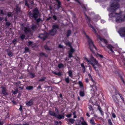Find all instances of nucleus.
<instances>
[{
  "instance_id": "1",
  "label": "nucleus",
  "mask_w": 125,
  "mask_h": 125,
  "mask_svg": "<svg viewBox=\"0 0 125 125\" xmlns=\"http://www.w3.org/2000/svg\"><path fill=\"white\" fill-rule=\"evenodd\" d=\"M111 5L110 7L108 9L110 13L109 14V20H113L115 18L116 21L117 23L125 21V14L121 15V12L116 13V10L120 7L118 2L119 0H113Z\"/></svg>"
},
{
  "instance_id": "2",
  "label": "nucleus",
  "mask_w": 125,
  "mask_h": 125,
  "mask_svg": "<svg viewBox=\"0 0 125 125\" xmlns=\"http://www.w3.org/2000/svg\"><path fill=\"white\" fill-rule=\"evenodd\" d=\"M39 14V12L37 8H35L32 11V12L30 11L29 12V17L31 19H34L38 24L41 21H42V19L39 18L37 19Z\"/></svg>"
},
{
  "instance_id": "3",
  "label": "nucleus",
  "mask_w": 125,
  "mask_h": 125,
  "mask_svg": "<svg viewBox=\"0 0 125 125\" xmlns=\"http://www.w3.org/2000/svg\"><path fill=\"white\" fill-rule=\"evenodd\" d=\"M86 37L88 38V41L89 43V47L90 49V50L93 53H94V52L93 51L92 49L93 47H94L96 50H97V49L96 47L94 45L93 42L92 41L91 39H90L89 37L88 36L86 35Z\"/></svg>"
},
{
  "instance_id": "4",
  "label": "nucleus",
  "mask_w": 125,
  "mask_h": 125,
  "mask_svg": "<svg viewBox=\"0 0 125 125\" xmlns=\"http://www.w3.org/2000/svg\"><path fill=\"white\" fill-rule=\"evenodd\" d=\"M86 37L88 38V41L89 43V47L90 49V50L93 53H94V52L93 51L92 49L93 47H94L96 50H97V49L96 47L94 45L93 42L92 41L91 39H90L89 37L88 36L86 35Z\"/></svg>"
},
{
  "instance_id": "5",
  "label": "nucleus",
  "mask_w": 125,
  "mask_h": 125,
  "mask_svg": "<svg viewBox=\"0 0 125 125\" xmlns=\"http://www.w3.org/2000/svg\"><path fill=\"white\" fill-rule=\"evenodd\" d=\"M22 29L28 37L32 35V32L30 29L27 27H24L22 28Z\"/></svg>"
},
{
  "instance_id": "6",
  "label": "nucleus",
  "mask_w": 125,
  "mask_h": 125,
  "mask_svg": "<svg viewBox=\"0 0 125 125\" xmlns=\"http://www.w3.org/2000/svg\"><path fill=\"white\" fill-rule=\"evenodd\" d=\"M91 64L92 65L95 70L97 72H98V67L100 68L101 67L100 64L98 63V61L95 59L94 60Z\"/></svg>"
},
{
  "instance_id": "7",
  "label": "nucleus",
  "mask_w": 125,
  "mask_h": 125,
  "mask_svg": "<svg viewBox=\"0 0 125 125\" xmlns=\"http://www.w3.org/2000/svg\"><path fill=\"white\" fill-rule=\"evenodd\" d=\"M85 16L86 19L87 21V22L89 26L93 29V31H94V32L96 34H97V33L96 31V30L95 29L94 27L90 23V19L89 17H88L85 14Z\"/></svg>"
},
{
  "instance_id": "8",
  "label": "nucleus",
  "mask_w": 125,
  "mask_h": 125,
  "mask_svg": "<svg viewBox=\"0 0 125 125\" xmlns=\"http://www.w3.org/2000/svg\"><path fill=\"white\" fill-rule=\"evenodd\" d=\"M119 33L121 36L125 37V27L121 28L119 31Z\"/></svg>"
},
{
  "instance_id": "9",
  "label": "nucleus",
  "mask_w": 125,
  "mask_h": 125,
  "mask_svg": "<svg viewBox=\"0 0 125 125\" xmlns=\"http://www.w3.org/2000/svg\"><path fill=\"white\" fill-rule=\"evenodd\" d=\"M34 99H31L29 101H26L25 102L26 105L28 107L31 106L33 105V102Z\"/></svg>"
},
{
  "instance_id": "10",
  "label": "nucleus",
  "mask_w": 125,
  "mask_h": 125,
  "mask_svg": "<svg viewBox=\"0 0 125 125\" xmlns=\"http://www.w3.org/2000/svg\"><path fill=\"white\" fill-rule=\"evenodd\" d=\"M48 36L47 35L46 33H41L40 34L39 37L43 40H44Z\"/></svg>"
},
{
  "instance_id": "11",
  "label": "nucleus",
  "mask_w": 125,
  "mask_h": 125,
  "mask_svg": "<svg viewBox=\"0 0 125 125\" xmlns=\"http://www.w3.org/2000/svg\"><path fill=\"white\" fill-rule=\"evenodd\" d=\"M56 1L58 3L57 5H54V7L55 9L58 10L61 7V3L58 0H56Z\"/></svg>"
},
{
  "instance_id": "12",
  "label": "nucleus",
  "mask_w": 125,
  "mask_h": 125,
  "mask_svg": "<svg viewBox=\"0 0 125 125\" xmlns=\"http://www.w3.org/2000/svg\"><path fill=\"white\" fill-rule=\"evenodd\" d=\"M95 59L92 56L90 59L88 60L87 58H85V60L86 61L90 63L91 64L94 61V60Z\"/></svg>"
},
{
  "instance_id": "13",
  "label": "nucleus",
  "mask_w": 125,
  "mask_h": 125,
  "mask_svg": "<svg viewBox=\"0 0 125 125\" xmlns=\"http://www.w3.org/2000/svg\"><path fill=\"white\" fill-rule=\"evenodd\" d=\"M57 30L52 29L50 30L49 31L50 34L51 35H54L56 33Z\"/></svg>"
},
{
  "instance_id": "14",
  "label": "nucleus",
  "mask_w": 125,
  "mask_h": 125,
  "mask_svg": "<svg viewBox=\"0 0 125 125\" xmlns=\"http://www.w3.org/2000/svg\"><path fill=\"white\" fill-rule=\"evenodd\" d=\"M2 93L4 95H8V93L6 92V89L5 87H2Z\"/></svg>"
},
{
  "instance_id": "15",
  "label": "nucleus",
  "mask_w": 125,
  "mask_h": 125,
  "mask_svg": "<svg viewBox=\"0 0 125 125\" xmlns=\"http://www.w3.org/2000/svg\"><path fill=\"white\" fill-rule=\"evenodd\" d=\"M97 37L101 41H103L106 44L107 43V42L105 39L101 38L99 35H97Z\"/></svg>"
},
{
  "instance_id": "16",
  "label": "nucleus",
  "mask_w": 125,
  "mask_h": 125,
  "mask_svg": "<svg viewBox=\"0 0 125 125\" xmlns=\"http://www.w3.org/2000/svg\"><path fill=\"white\" fill-rule=\"evenodd\" d=\"M107 48L109 49L112 52H114L112 50V48H114V47L111 45L109 44H108L107 46Z\"/></svg>"
},
{
  "instance_id": "17",
  "label": "nucleus",
  "mask_w": 125,
  "mask_h": 125,
  "mask_svg": "<svg viewBox=\"0 0 125 125\" xmlns=\"http://www.w3.org/2000/svg\"><path fill=\"white\" fill-rule=\"evenodd\" d=\"M56 117L58 119H64V116L63 115H57V116H56Z\"/></svg>"
},
{
  "instance_id": "18",
  "label": "nucleus",
  "mask_w": 125,
  "mask_h": 125,
  "mask_svg": "<svg viewBox=\"0 0 125 125\" xmlns=\"http://www.w3.org/2000/svg\"><path fill=\"white\" fill-rule=\"evenodd\" d=\"M49 113L50 115L52 116H54L56 117L57 116V114L55 113L54 111H50Z\"/></svg>"
},
{
  "instance_id": "19",
  "label": "nucleus",
  "mask_w": 125,
  "mask_h": 125,
  "mask_svg": "<svg viewBox=\"0 0 125 125\" xmlns=\"http://www.w3.org/2000/svg\"><path fill=\"white\" fill-rule=\"evenodd\" d=\"M26 37L25 35V34L22 33L21 34L19 37V38H20L21 40H24Z\"/></svg>"
},
{
  "instance_id": "20",
  "label": "nucleus",
  "mask_w": 125,
  "mask_h": 125,
  "mask_svg": "<svg viewBox=\"0 0 125 125\" xmlns=\"http://www.w3.org/2000/svg\"><path fill=\"white\" fill-rule=\"evenodd\" d=\"M68 122L69 123H71L73 124L74 123L75 121V120L73 118H70L68 119Z\"/></svg>"
},
{
  "instance_id": "21",
  "label": "nucleus",
  "mask_w": 125,
  "mask_h": 125,
  "mask_svg": "<svg viewBox=\"0 0 125 125\" xmlns=\"http://www.w3.org/2000/svg\"><path fill=\"white\" fill-rule=\"evenodd\" d=\"M39 55L41 57L44 56L45 57H47L48 56L45 53L43 52L40 53L39 54Z\"/></svg>"
},
{
  "instance_id": "22",
  "label": "nucleus",
  "mask_w": 125,
  "mask_h": 125,
  "mask_svg": "<svg viewBox=\"0 0 125 125\" xmlns=\"http://www.w3.org/2000/svg\"><path fill=\"white\" fill-rule=\"evenodd\" d=\"M71 34V31L70 30H68L66 36L67 37H68Z\"/></svg>"
},
{
  "instance_id": "23",
  "label": "nucleus",
  "mask_w": 125,
  "mask_h": 125,
  "mask_svg": "<svg viewBox=\"0 0 125 125\" xmlns=\"http://www.w3.org/2000/svg\"><path fill=\"white\" fill-rule=\"evenodd\" d=\"M69 76L71 77H73V72L71 70H69L68 72Z\"/></svg>"
},
{
  "instance_id": "24",
  "label": "nucleus",
  "mask_w": 125,
  "mask_h": 125,
  "mask_svg": "<svg viewBox=\"0 0 125 125\" xmlns=\"http://www.w3.org/2000/svg\"><path fill=\"white\" fill-rule=\"evenodd\" d=\"M37 27L36 25H32L31 28L32 30L35 31Z\"/></svg>"
},
{
  "instance_id": "25",
  "label": "nucleus",
  "mask_w": 125,
  "mask_h": 125,
  "mask_svg": "<svg viewBox=\"0 0 125 125\" xmlns=\"http://www.w3.org/2000/svg\"><path fill=\"white\" fill-rule=\"evenodd\" d=\"M80 94L81 96L83 97L84 95V93L83 91H81L80 92Z\"/></svg>"
},
{
  "instance_id": "26",
  "label": "nucleus",
  "mask_w": 125,
  "mask_h": 125,
  "mask_svg": "<svg viewBox=\"0 0 125 125\" xmlns=\"http://www.w3.org/2000/svg\"><path fill=\"white\" fill-rule=\"evenodd\" d=\"M33 88L32 86H27L26 87V89L28 90H30Z\"/></svg>"
},
{
  "instance_id": "27",
  "label": "nucleus",
  "mask_w": 125,
  "mask_h": 125,
  "mask_svg": "<svg viewBox=\"0 0 125 125\" xmlns=\"http://www.w3.org/2000/svg\"><path fill=\"white\" fill-rule=\"evenodd\" d=\"M59 27L58 26L56 25H53L52 26V29L56 30V29H58Z\"/></svg>"
},
{
  "instance_id": "28",
  "label": "nucleus",
  "mask_w": 125,
  "mask_h": 125,
  "mask_svg": "<svg viewBox=\"0 0 125 125\" xmlns=\"http://www.w3.org/2000/svg\"><path fill=\"white\" fill-rule=\"evenodd\" d=\"M71 49L70 51L69 52V53H72V54H73V53L74 51V50L73 48L71 46V47L70 48Z\"/></svg>"
},
{
  "instance_id": "29",
  "label": "nucleus",
  "mask_w": 125,
  "mask_h": 125,
  "mask_svg": "<svg viewBox=\"0 0 125 125\" xmlns=\"http://www.w3.org/2000/svg\"><path fill=\"white\" fill-rule=\"evenodd\" d=\"M65 44L66 45H68L70 47V48L71 46H72L71 45V43L70 42H65Z\"/></svg>"
},
{
  "instance_id": "30",
  "label": "nucleus",
  "mask_w": 125,
  "mask_h": 125,
  "mask_svg": "<svg viewBox=\"0 0 125 125\" xmlns=\"http://www.w3.org/2000/svg\"><path fill=\"white\" fill-rule=\"evenodd\" d=\"M29 74L31 78H33L35 77V75L34 74L32 73H30Z\"/></svg>"
},
{
  "instance_id": "31",
  "label": "nucleus",
  "mask_w": 125,
  "mask_h": 125,
  "mask_svg": "<svg viewBox=\"0 0 125 125\" xmlns=\"http://www.w3.org/2000/svg\"><path fill=\"white\" fill-rule=\"evenodd\" d=\"M8 55L10 57H11L13 55L12 52L10 51L8 52Z\"/></svg>"
},
{
  "instance_id": "32",
  "label": "nucleus",
  "mask_w": 125,
  "mask_h": 125,
  "mask_svg": "<svg viewBox=\"0 0 125 125\" xmlns=\"http://www.w3.org/2000/svg\"><path fill=\"white\" fill-rule=\"evenodd\" d=\"M16 11L18 13L20 12V8L18 7H16Z\"/></svg>"
},
{
  "instance_id": "33",
  "label": "nucleus",
  "mask_w": 125,
  "mask_h": 125,
  "mask_svg": "<svg viewBox=\"0 0 125 125\" xmlns=\"http://www.w3.org/2000/svg\"><path fill=\"white\" fill-rule=\"evenodd\" d=\"M114 99L115 102L117 104H119V101L116 97L115 98H114Z\"/></svg>"
},
{
  "instance_id": "34",
  "label": "nucleus",
  "mask_w": 125,
  "mask_h": 125,
  "mask_svg": "<svg viewBox=\"0 0 125 125\" xmlns=\"http://www.w3.org/2000/svg\"><path fill=\"white\" fill-rule=\"evenodd\" d=\"M69 77H68L67 78H65V81L67 83H69Z\"/></svg>"
},
{
  "instance_id": "35",
  "label": "nucleus",
  "mask_w": 125,
  "mask_h": 125,
  "mask_svg": "<svg viewBox=\"0 0 125 125\" xmlns=\"http://www.w3.org/2000/svg\"><path fill=\"white\" fill-rule=\"evenodd\" d=\"M90 123L92 125H94V120L93 119H91L90 120Z\"/></svg>"
},
{
  "instance_id": "36",
  "label": "nucleus",
  "mask_w": 125,
  "mask_h": 125,
  "mask_svg": "<svg viewBox=\"0 0 125 125\" xmlns=\"http://www.w3.org/2000/svg\"><path fill=\"white\" fill-rule=\"evenodd\" d=\"M44 48L46 50H50V48L47 45H46L44 46Z\"/></svg>"
},
{
  "instance_id": "37",
  "label": "nucleus",
  "mask_w": 125,
  "mask_h": 125,
  "mask_svg": "<svg viewBox=\"0 0 125 125\" xmlns=\"http://www.w3.org/2000/svg\"><path fill=\"white\" fill-rule=\"evenodd\" d=\"M88 76L91 79V80L93 82H94V81L93 79L92 76H91V74L89 73H88Z\"/></svg>"
},
{
  "instance_id": "38",
  "label": "nucleus",
  "mask_w": 125,
  "mask_h": 125,
  "mask_svg": "<svg viewBox=\"0 0 125 125\" xmlns=\"http://www.w3.org/2000/svg\"><path fill=\"white\" fill-rule=\"evenodd\" d=\"M81 124L82 125H87L86 122L84 121L81 122Z\"/></svg>"
},
{
  "instance_id": "39",
  "label": "nucleus",
  "mask_w": 125,
  "mask_h": 125,
  "mask_svg": "<svg viewBox=\"0 0 125 125\" xmlns=\"http://www.w3.org/2000/svg\"><path fill=\"white\" fill-rule=\"evenodd\" d=\"M25 52L26 53L29 52V49L27 47H26L25 48Z\"/></svg>"
},
{
  "instance_id": "40",
  "label": "nucleus",
  "mask_w": 125,
  "mask_h": 125,
  "mask_svg": "<svg viewBox=\"0 0 125 125\" xmlns=\"http://www.w3.org/2000/svg\"><path fill=\"white\" fill-rule=\"evenodd\" d=\"M108 123L109 125H113L112 123L111 122V120L110 119H109L108 120Z\"/></svg>"
},
{
  "instance_id": "41",
  "label": "nucleus",
  "mask_w": 125,
  "mask_h": 125,
  "mask_svg": "<svg viewBox=\"0 0 125 125\" xmlns=\"http://www.w3.org/2000/svg\"><path fill=\"white\" fill-rule=\"evenodd\" d=\"M63 66V65L62 63H60L58 64V66L59 68H60Z\"/></svg>"
},
{
  "instance_id": "42",
  "label": "nucleus",
  "mask_w": 125,
  "mask_h": 125,
  "mask_svg": "<svg viewBox=\"0 0 125 125\" xmlns=\"http://www.w3.org/2000/svg\"><path fill=\"white\" fill-rule=\"evenodd\" d=\"M46 79V78L45 77H43L40 79L39 80V81H43L45 80V79Z\"/></svg>"
},
{
  "instance_id": "43",
  "label": "nucleus",
  "mask_w": 125,
  "mask_h": 125,
  "mask_svg": "<svg viewBox=\"0 0 125 125\" xmlns=\"http://www.w3.org/2000/svg\"><path fill=\"white\" fill-rule=\"evenodd\" d=\"M97 56L98 57V56H99L101 58H103V56L102 55L100 54H99L97 53Z\"/></svg>"
},
{
  "instance_id": "44",
  "label": "nucleus",
  "mask_w": 125,
  "mask_h": 125,
  "mask_svg": "<svg viewBox=\"0 0 125 125\" xmlns=\"http://www.w3.org/2000/svg\"><path fill=\"white\" fill-rule=\"evenodd\" d=\"M89 108L90 111H93V109L91 106L89 105Z\"/></svg>"
},
{
  "instance_id": "45",
  "label": "nucleus",
  "mask_w": 125,
  "mask_h": 125,
  "mask_svg": "<svg viewBox=\"0 0 125 125\" xmlns=\"http://www.w3.org/2000/svg\"><path fill=\"white\" fill-rule=\"evenodd\" d=\"M6 24L8 27H9L10 25V23L9 22H7L6 23Z\"/></svg>"
},
{
  "instance_id": "46",
  "label": "nucleus",
  "mask_w": 125,
  "mask_h": 125,
  "mask_svg": "<svg viewBox=\"0 0 125 125\" xmlns=\"http://www.w3.org/2000/svg\"><path fill=\"white\" fill-rule=\"evenodd\" d=\"M32 44H33V42H32L31 41H29L28 42V45H31Z\"/></svg>"
},
{
  "instance_id": "47",
  "label": "nucleus",
  "mask_w": 125,
  "mask_h": 125,
  "mask_svg": "<svg viewBox=\"0 0 125 125\" xmlns=\"http://www.w3.org/2000/svg\"><path fill=\"white\" fill-rule=\"evenodd\" d=\"M7 16L9 17L12 16V15L11 14V12H9L7 14Z\"/></svg>"
},
{
  "instance_id": "48",
  "label": "nucleus",
  "mask_w": 125,
  "mask_h": 125,
  "mask_svg": "<svg viewBox=\"0 0 125 125\" xmlns=\"http://www.w3.org/2000/svg\"><path fill=\"white\" fill-rule=\"evenodd\" d=\"M18 92V90L17 89H16L15 91L13 92V94H16Z\"/></svg>"
},
{
  "instance_id": "49",
  "label": "nucleus",
  "mask_w": 125,
  "mask_h": 125,
  "mask_svg": "<svg viewBox=\"0 0 125 125\" xmlns=\"http://www.w3.org/2000/svg\"><path fill=\"white\" fill-rule=\"evenodd\" d=\"M118 94H119V95L120 96V97L121 98V99L123 101H124V98L120 94L118 93Z\"/></svg>"
},
{
  "instance_id": "50",
  "label": "nucleus",
  "mask_w": 125,
  "mask_h": 125,
  "mask_svg": "<svg viewBox=\"0 0 125 125\" xmlns=\"http://www.w3.org/2000/svg\"><path fill=\"white\" fill-rule=\"evenodd\" d=\"M68 57L70 58H71L72 57H73V56L72 55V54L71 53H69Z\"/></svg>"
},
{
  "instance_id": "51",
  "label": "nucleus",
  "mask_w": 125,
  "mask_h": 125,
  "mask_svg": "<svg viewBox=\"0 0 125 125\" xmlns=\"http://www.w3.org/2000/svg\"><path fill=\"white\" fill-rule=\"evenodd\" d=\"M100 112V113H101V115L102 116H103L104 115V113L103 111L102 110H100L99 111Z\"/></svg>"
},
{
  "instance_id": "52",
  "label": "nucleus",
  "mask_w": 125,
  "mask_h": 125,
  "mask_svg": "<svg viewBox=\"0 0 125 125\" xmlns=\"http://www.w3.org/2000/svg\"><path fill=\"white\" fill-rule=\"evenodd\" d=\"M52 17H53V18L54 19V20H57L56 17L55 15H54Z\"/></svg>"
},
{
  "instance_id": "53",
  "label": "nucleus",
  "mask_w": 125,
  "mask_h": 125,
  "mask_svg": "<svg viewBox=\"0 0 125 125\" xmlns=\"http://www.w3.org/2000/svg\"><path fill=\"white\" fill-rule=\"evenodd\" d=\"M82 70H83V73H84L85 72V67L83 68L82 69Z\"/></svg>"
},
{
  "instance_id": "54",
  "label": "nucleus",
  "mask_w": 125,
  "mask_h": 125,
  "mask_svg": "<svg viewBox=\"0 0 125 125\" xmlns=\"http://www.w3.org/2000/svg\"><path fill=\"white\" fill-rule=\"evenodd\" d=\"M81 6H82V8H83V11H84L86 9V8L84 6V5H82Z\"/></svg>"
},
{
  "instance_id": "55",
  "label": "nucleus",
  "mask_w": 125,
  "mask_h": 125,
  "mask_svg": "<svg viewBox=\"0 0 125 125\" xmlns=\"http://www.w3.org/2000/svg\"><path fill=\"white\" fill-rule=\"evenodd\" d=\"M79 84L80 86L82 87L83 86V84L82 82H79Z\"/></svg>"
},
{
  "instance_id": "56",
  "label": "nucleus",
  "mask_w": 125,
  "mask_h": 125,
  "mask_svg": "<svg viewBox=\"0 0 125 125\" xmlns=\"http://www.w3.org/2000/svg\"><path fill=\"white\" fill-rule=\"evenodd\" d=\"M120 78H121V79L123 82L125 84V81H124V80H123V78L122 77V76H120Z\"/></svg>"
},
{
  "instance_id": "57",
  "label": "nucleus",
  "mask_w": 125,
  "mask_h": 125,
  "mask_svg": "<svg viewBox=\"0 0 125 125\" xmlns=\"http://www.w3.org/2000/svg\"><path fill=\"white\" fill-rule=\"evenodd\" d=\"M62 75V74L60 72H59L57 73V75H58L59 76H60Z\"/></svg>"
},
{
  "instance_id": "58",
  "label": "nucleus",
  "mask_w": 125,
  "mask_h": 125,
  "mask_svg": "<svg viewBox=\"0 0 125 125\" xmlns=\"http://www.w3.org/2000/svg\"><path fill=\"white\" fill-rule=\"evenodd\" d=\"M59 47L60 48H63V46L61 44H60L59 45Z\"/></svg>"
},
{
  "instance_id": "59",
  "label": "nucleus",
  "mask_w": 125,
  "mask_h": 125,
  "mask_svg": "<svg viewBox=\"0 0 125 125\" xmlns=\"http://www.w3.org/2000/svg\"><path fill=\"white\" fill-rule=\"evenodd\" d=\"M0 14H1L3 15L4 14L2 10H0Z\"/></svg>"
},
{
  "instance_id": "60",
  "label": "nucleus",
  "mask_w": 125,
  "mask_h": 125,
  "mask_svg": "<svg viewBox=\"0 0 125 125\" xmlns=\"http://www.w3.org/2000/svg\"><path fill=\"white\" fill-rule=\"evenodd\" d=\"M112 116L114 118H115L116 117V115L115 114H114V113L112 114Z\"/></svg>"
},
{
  "instance_id": "61",
  "label": "nucleus",
  "mask_w": 125,
  "mask_h": 125,
  "mask_svg": "<svg viewBox=\"0 0 125 125\" xmlns=\"http://www.w3.org/2000/svg\"><path fill=\"white\" fill-rule=\"evenodd\" d=\"M66 116L68 117H70L71 116V114L67 115H66Z\"/></svg>"
},
{
  "instance_id": "62",
  "label": "nucleus",
  "mask_w": 125,
  "mask_h": 125,
  "mask_svg": "<svg viewBox=\"0 0 125 125\" xmlns=\"http://www.w3.org/2000/svg\"><path fill=\"white\" fill-rule=\"evenodd\" d=\"M22 106L21 105H20V108L19 109V110L20 111H21L22 110Z\"/></svg>"
},
{
  "instance_id": "63",
  "label": "nucleus",
  "mask_w": 125,
  "mask_h": 125,
  "mask_svg": "<svg viewBox=\"0 0 125 125\" xmlns=\"http://www.w3.org/2000/svg\"><path fill=\"white\" fill-rule=\"evenodd\" d=\"M81 66H82V68H84V67H85V66H84V64L83 63H82L81 64Z\"/></svg>"
},
{
  "instance_id": "64",
  "label": "nucleus",
  "mask_w": 125,
  "mask_h": 125,
  "mask_svg": "<svg viewBox=\"0 0 125 125\" xmlns=\"http://www.w3.org/2000/svg\"><path fill=\"white\" fill-rule=\"evenodd\" d=\"M85 81L87 83H88L89 82L88 79V78H86L85 79Z\"/></svg>"
}]
</instances>
